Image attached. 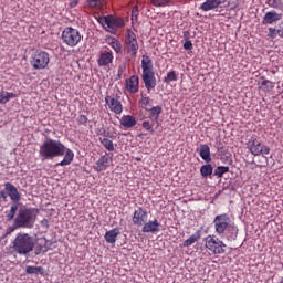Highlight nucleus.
<instances>
[{
    "mask_svg": "<svg viewBox=\"0 0 283 283\" xmlns=\"http://www.w3.org/2000/svg\"><path fill=\"white\" fill-rule=\"evenodd\" d=\"M39 154L42 160H54V158L65 156V145L60 140L48 138L40 146Z\"/></svg>",
    "mask_w": 283,
    "mask_h": 283,
    "instance_id": "f257e3e1",
    "label": "nucleus"
},
{
    "mask_svg": "<svg viewBox=\"0 0 283 283\" xmlns=\"http://www.w3.org/2000/svg\"><path fill=\"white\" fill-rule=\"evenodd\" d=\"M38 213L39 209L35 208H21L14 219L17 227H20V229L34 228V222H36Z\"/></svg>",
    "mask_w": 283,
    "mask_h": 283,
    "instance_id": "f03ea898",
    "label": "nucleus"
},
{
    "mask_svg": "<svg viewBox=\"0 0 283 283\" xmlns=\"http://www.w3.org/2000/svg\"><path fill=\"white\" fill-rule=\"evenodd\" d=\"M34 250V238L29 233H18L13 240V251L19 255H28Z\"/></svg>",
    "mask_w": 283,
    "mask_h": 283,
    "instance_id": "7ed1b4c3",
    "label": "nucleus"
},
{
    "mask_svg": "<svg viewBox=\"0 0 283 283\" xmlns=\"http://www.w3.org/2000/svg\"><path fill=\"white\" fill-rule=\"evenodd\" d=\"M214 231L217 235L228 237L233 233L235 228L231 224V218L227 213L218 214L213 219Z\"/></svg>",
    "mask_w": 283,
    "mask_h": 283,
    "instance_id": "20e7f679",
    "label": "nucleus"
},
{
    "mask_svg": "<svg viewBox=\"0 0 283 283\" xmlns=\"http://www.w3.org/2000/svg\"><path fill=\"white\" fill-rule=\"evenodd\" d=\"M82 40L83 35H81V31H78V29L66 27L62 31V41L69 48H76Z\"/></svg>",
    "mask_w": 283,
    "mask_h": 283,
    "instance_id": "39448f33",
    "label": "nucleus"
},
{
    "mask_svg": "<svg viewBox=\"0 0 283 283\" xmlns=\"http://www.w3.org/2000/svg\"><path fill=\"white\" fill-rule=\"evenodd\" d=\"M247 149H249L250 154H252V156H269V154H271V148H269V146L262 144V142H260L258 139V137L252 136L248 143H247Z\"/></svg>",
    "mask_w": 283,
    "mask_h": 283,
    "instance_id": "423d86ee",
    "label": "nucleus"
},
{
    "mask_svg": "<svg viewBox=\"0 0 283 283\" xmlns=\"http://www.w3.org/2000/svg\"><path fill=\"white\" fill-rule=\"evenodd\" d=\"M30 64L33 66V70H45L50 65V53L43 50H36L31 55Z\"/></svg>",
    "mask_w": 283,
    "mask_h": 283,
    "instance_id": "0eeeda50",
    "label": "nucleus"
},
{
    "mask_svg": "<svg viewBox=\"0 0 283 283\" xmlns=\"http://www.w3.org/2000/svg\"><path fill=\"white\" fill-rule=\"evenodd\" d=\"M205 247L213 253V255H222L224 253V249L227 244L218 239L216 235H208L205 239Z\"/></svg>",
    "mask_w": 283,
    "mask_h": 283,
    "instance_id": "6e6552de",
    "label": "nucleus"
},
{
    "mask_svg": "<svg viewBox=\"0 0 283 283\" xmlns=\"http://www.w3.org/2000/svg\"><path fill=\"white\" fill-rule=\"evenodd\" d=\"M125 45H126V51L129 56L133 59H136V55L138 54V38H136V33L132 30H127L126 35H125Z\"/></svg>",
    "mask_w": 283,
    "mask_h": 283,
    "instance_id": "1a4fd4ad",
    "label": "nucleus"
},
{
    "mask_svg": "<svg viewBox=\"0 0 283 283\" xmlns=\"http://www.w3.org/2000/svg\"><path fill=\"white\" fill-rule=\"evenodd\" d=\"M99 23H102V25H106V28H108V32H111V34H116L117 28L125 27V20L123 18H114L112 15L101 18Z\"/></svg>",
    "mask_w": 283,
    "mask_h": 283,
    "instance_id": "9d476101",
    "label": "nucleus"
},
{
    "mask_svg": "<svg viewBox=\"0 0 283 283\" xmlns=\"http://www.w3.org/2000/svg\"><path fill=\"white\" fill-rule=\"evenodd\" d=\"M112 163H114V154L105 153L95 163L93 169L94 171H97V174H101V171H107V168L109 167V165H112Z\"/></svg>",
    "mask_w": 283,
    "mask_h": 283,
    "instance_id": "9b49d317",
    "label": "nucleus"
},
{
    "mask_svg": "<svg viewBox=\"0 0 283 283\" xmlns=\"http://www.w3.org/2000/svg\"><path fill=\"white\" fill-rule=\"evenodd\" d=\"M118 93L105 96V103L114 114H123V103L118 101Z\"/></svg>",
    "mask_w": 283,
    "mask_h": 283,
    "instance_id": "f8f14e48",
    "label": "nucleus"
},
{
    "mask_svg": "<svg viewBox=\"0 0 283 283\" xmlns=\"http://www.w3.org/2000/svg\"><path fill=\"white\" fill-rule=\"evenodd\" d=\"M148 218L149 216L147 214V210L143 207H138L133 213L132 222L135 227H144Z\"/></svg>",
    "mask_w": 283,
    "mask_h": 283,
    "instance_id": "ddd939ff",
    "label": "nucleus"
},
{
    "mask_svg": "<svg viewBox=\"0 0 283 283\" xmlns=\"http://www.w3.org/2000/svg\"><path fill=\"white\" fill-rule=\"evenodd\" d=\"M142 81L148 93L156 88V74L154 71L144 72L142 74Z\"/></svg>",
    "mask_w": 283,
    "mask_h": 283,
    "instance_id": "4468645a",
    "label": "nucleus"
},
{
    "mask_svg": "<svg viewBox=\"0 0 283 283\" xmlns=\"http://www.w3.org/2000/svg\"><path fill=\"white\" fill-rule=\"evenodd\" d=\"M125 88L129 94H138V90H140V80L138 75H133L125 82Z\"/></svg>",
    "mask_w": 283,
    "mask_h": 283,
    "instance_id": "2eb2a0df",
    "label": "nucleus"
},
{
    "mask_svg": "<svg viewBox=\"0 0 283 283\" xmlns=\"http://www.w3.org/2000/svg\"><path fill=\"white\" fill-rule=\"evenodd\" d=\"M114 61V53L109 50L102 51L99 54V57L97 59V65L99 67H105L109 65V63H113Z\"/></svg>",
    "mask_w": 283,
    "mask_h": 283,
    "instance_id": "dca6fc26",
    "label": "nucleus"
},
{
    "mask_svg": "<svg viewBox=\"0 0 283 283\" xmlns=\"http://www.w3.org/2000/svg\"><path fill=\"white\" fill-rule=\"evenodd\" d=\"M277 21H282V13H277L275 10H272L265 13L262 23L263 25H272V23Z\"/></svg>",
    "mask_w": 283,
    "mask_h": 283,
    "instance_id": "f3484780",
    "label": "nucleus"
},
{
    "mask_svg": "<svg viewBox=\"0 0 283 283\" xmlns=\"http://www.w3.org/2000/svg\"><path fill=\"white\" fill-rule=\"evenodd\" d=\"M4 191H7L12 202H19L21 200V193H19V189H17L14 185L10 182H6Z\"/></svg>",
    "mask_w": 283,
    "mask_h": 283,
    "instance_id": "a211bd4d",
    "label": "nucleus"
},
{
    "mask_svg": "<svg viewBox=\"0 0 283 283\" xmlns=\"http://www.w3.org/2000/svg\"><path fill=\"white\" fill-rule=\"evenodd\" d=\"M228 0H206L201 6L200 10L202 12H209L211 10H216V8H220L222 3H227Z\"/></svg>",
    "mask_w": 283,
    "mask_h": 283,
    "instance_id": "6ab92c4d",
    "label": "nucleus"
},
{
    "mask_svg": "<svg viewBox=\"0 0 283 283\" xmlns=\"http://www.w3.org/2000/svg\"><path fill=\"white\" fill-rule=\"evenodd\" d=\"M142 231L143 233H158V231H160V222L157 219L154 221H146Z\"/></svg>",
    "mask_w": 283,
    "mask_h": 283,
    "instance_id": "aec40b11",
    "label": "nucleus"
},
{
    "mask_svg": "<svg viewBox=\"0 0 283 283\" xmlns=\"http://www.w3.org/2000/svg\"><path fill=\"white\" fill-rule=\"evenodd\" d=\"M118 235H120V230H118V228H115L107 231L104 238L107 244H116V240L118 239Z\"/></svg>",
    "mask_w": 283,
    "mask_h": 283,
    "instance_id": "412c9836",
    "label": "nucleus"
},
{
    "mask_svg": "<svg viewBox=\"0 0 283 283\" xmlns=\"http://www.w3.org/2000/svg\"><path fill=\"white\" fill-rule=\"evenodd\" d=\"M119 123L125 129H132V127H136V117L132 115H124Z\"/></svg>",
    "mask_w": 283,
    "mask_h": 283,
    "instance_id": "4be33fe9",
    "label": "nucleus"
},
{
    "mask_svg": "<svg viewBox=\"0 0 283 283\" xmlns=\"http://www.w3.org/2000/svg\"><path fill=\"white\" fill-rule=\"evenodd\" d=\"M199 155L205 163H211V148H209V145L201 144L199 146Z\"/></svg>",
    "mask_w": 283,
    "mask_h": 283,
    "instance_id": "5701e85b",
    "label": "nucleus"
},
{
    "mask_svg": "<svg viewBox=\"0 0 283 283\" xmlns=\"http://www.w3.org/2000/svg\"><path fill=\"white\" fill-rule=\"evenodd\" d=\"M147 112H149V119L155 120L158 125V119L160 118V115L163 114V106L157 105L151 108H148Z\"/></svg>",
    "mask_w": 283,
    "mask_h": 283,
    "instance_id": "b1692460",
    "label": "nucleus"
},
{
    "mask_svg": "<svg viewBox=\"0 0 283 283\" xmlns=\"http://www.w3.org/2000/svg\"><path fill=\"white\" fill-rule=\"evenodd\" d=\"M72 160H74V151L70 148H65L64 158L57 165L60 167H67V165H72Z\"/></svg>",
    "mask_w": 283,
    "mask_h": 283,
    "instance_id": "393cba45",
    "label": "nucleus"
},
{
    "mask_svg": "<svg viewBox=\"0 0 283 283\" xmlns=\"http://www.w3.org/2000/svg\"><path fill=\"white\" fill-rule=\"evenodd\" d=\"M142 70H143V73L154 72V62H151V57H149V55H143Z\"/></svg>",
    "mask_w": 283,
    "mask_h": 283,
    "instance_id": "a878e982",
    "label": "nucleus"
},
{
    "mask_svg": "<svg viewBox=\"0 0 283 283\" xmlns=\"http://www.w3.org/2000/svg\"><path fill=\"white\" fill-rule=\"evenodd\" d=\"M25 273L28 275H45V269L43 266L28 265L25 268Z\"/></svg>",
    "mask_w": 283,
    "mask_h": 283,
    "instance_id": "bb28decb",
    "label": "nucleus"
},
{
    "mask_svg": "<svg viewBox=\"0 0 283 283\" xmlns=\"http://www.w3.org/2000/svg\"><path fill=\"white\" fill-rule=\"evenodd\" d=\"M108 45L113 48L116 54H120L123 52V44H120V41H118L116 38L108 39Z\"/></svg>",
    "mask_w": 283,
    "mask_h": 283,
    "instance_id": "cd10ccee",
    "label": "nucleus"
},
{
    "mask_svg": "<svg viewBox=\"0 0 283 283\" xmlns=\"http://www.w3.org/2000/svg\"><path fill=\"white\" fill-rule=\"evenodd\" d=\"M10 98H17V94L10 92H0V105H6L10 102Z\"/></svg>",
    "mask_w": 283,
    "mask_h": 283,
    "instance_id": "c85d7f7f",
    "label": "nucleus"
},
{
    "mask_svg": "<svg viewBox=\"0 0 283 283\" xmlns=\"http://www.w3.org/2000/svg\"><path fill=\"white\" fill-rule=\"evenodd\" d=\"M274 87H275V83H273V82H271L269 80H263L261 82L260 90L266 94L269 92H273Z\"/></svg>",
    "mask_w": 283,
    "mask_h": 283,
    "instance_id": "c756f323",
    "label": "nucleus"
},
{
    "mask_svg": "<svg viewBox=\"0 0 283 283\" xmlns=\"http://www.w3.org/2000/svg\"><path fill=\"white\" fill-rule=\"evenodd\" d=\"M99 143L107 151H114L116 149L114 146V142H112V139L109 138L99 137Z\"/></svg>",
    "mask_w": 283,
    "mask_h": 283,
    "instance_id": "7c9ffc66",
    "label": "nucleus"
},
{
    "mask_svg": "<svg viewBox=\"0 0 283 283\" xmlns=\"http://www.w3.org/2000/svg\"><path fill=\"white\" fill-rule=\"evenodd\" d=\"M200 174L202 178H208V176H211V174H213V166H211V164L201 166Z\"/></svg>",
    "mask_w": 283,
    "mask_h": 283,
    "instance_id": "2f4dec72",
    "label": "nucleus"
},
{
    "mask_svg": "<svg viewBox=\"0 0 283 283\" xmlns=\"http://www.w3.org/2000/svg\"><path fill=\"white\" fill-rule=\"evenodd\" d=\"M143 109H145L146 112L149 109V107H151V98H149V96H147V94H142V98L139 101Z\"/></svg>",
    "mask_w": 283,
    "mask_h": 283,
    "instance_id": "473e14b6",
    "label": "nucleus"
},
{
    "mask_svg": "<svg viewBox=\"0 0 283 283\" xmlns=\"http://www.w3.org/2000/svg\"><path fill=\"white\" fill-rule=\"evenodd\" d=\"M154 123H156V120L154 119H147V120H144L142 123V127L146 130V132H149V134H154Z\"/></svg>",
    "mask_w": 283,
    "mask_h": 283,
    "instance_id": "72a5a7b5",
    "label": "nucleus"
},
{
    "mask_svg": "<svg viewBox=\"0 0 283 283\" xmlns=\"http://www.w3.org/2000/svg\"><path fill=\"white\" fill-rule=\"evenodd\" d=\"M174 81H178V73L176 71H170L167 73V76L164 77V83H174Z\"/></svg>",
    "mask_w": 283,
    "mask_h": 283,
    "instance_id": "f704fd0d",
    "label": "nucleus"
},
{
    "mask_svg": "<svg viewBox=\"0 0 283 283\" xmlns=\"http://www.w3.org/2000/svg\"><path fill=\"white\" fill-rule=\"evenodd\" d=\"M224 174H229V166H219L214 169V176L222 178Z\"/></svg>",
    "mask_w": 283,
    "mask_h": 283,
    "instance_id": "c9c22d12",
    "label": "nucleus"
},
{
    "mask_svg": "<svg viewBox=\"0 0 283 283\" xmlns=\"http://www.w3.org/2000/svg\"><path fill=\"white\" fill-rule=\"evenodd\" d=\"M200 238V232H196L195 234L190 235L189 239H187L184 242V247H191V244H196V241Z\"/></svg>",
    "mask_w": 283,
    "mask_h": 283,
    "instance_id": "e433bc0d",
    "label": "nucleus"
},
{
    "mask_svg": "<svg viewBox=\"0 0 283 283\" xmlns=\"http://www.w3.org/2000/svg\"><path fill=\"white\" fill-rule=\"evenodd\" d=\"M18 209H19V206H17V203H13V205L11 206L10 211H9V213L7 214V219H8L9 222L12 221V220H14V217L17 216Z\"/></svg>",
    "mask_w": 283,
    "mask_h": 283,
    "instance_id": "4c0bfd02",
    "label": "nucleus"
},
{
    "mask_svg": "<svg viewBox=\"0 0 283 283\" xmlns=\"http://www.w3.org/2000/svg\"><path fill=\"white\" fill-rule=\"evenodd\" d=\"M87 6L90 8H101V6H103V0H87Z\"/></svg>",
    "mask_w": 283,
    "mask_h": 283,
    "instance_id": "58836bf2",
    "label": "nucleus"
},
{
    "mask_svg": "<svg viewBox=\"0 0 283 283\" xmlns=\"http://www.w3.org/2000/svg\"><path fill=\"white\" fill-rule=\"evenodd\" d=\"M171 0H153V6L156 8H163L167 6Z\"/></svg>",
    "mask_w": 283,
    "mask_h": 283,
    "instance_id": "ea45409f",
    "label": "nucleus"
},
{
    "mask_svg": "<svg viewBox=\"0 0 283 283\" xmlns=\"http://www.w3.org/2000/svg\"><path fill=\"white\" fill-rule=\"evenodd\" d=\"M17 229H21V226H17V221L14 220L13 224L7 228L6 235H10L11 233H14Z\"/></svg>",
    "mask_w": 283,
    "mask_h": 283,
    "instance_id": "a19ab883",
    "label": "nucleus"
},
{
    "mask_svg": "<svg viewBox=\"0 0 283 283\" xmlns=\"http://www.w3.org/2000/svg\"><path fill=\"white\" fill-rule=\"evenodd\" d=\"M77 123H78V125H87V116H85V115H80V116L77 117Z\"/></svg>",
    "mask_w": 283,
    "mask_h": 283,
    "instance_id": "79ce46f5",
    "label": "nucleus"
},
{
    "mask_svg": "<svg viewBox=\"0 0 283 283\" xmlns=\"http://www.w3.org/2000/svg\"><path fill=\"white\" fill-rule=\"evenodd\" d=\"M125 70H127V66L125 64L118 66L117 76H119V78L120 76H123V74H125Z\"/></svg>",
    "mask_w": 283,
    "mask_h": 283,
    "instance_id": "37998d69",
    "label": "nucleus"
},
{
    "mask_svg": "<svg viewBox=\"0 0 283 283\" xmlns=\"http://www.w3.org/2000/svg\"><path fill=\"white\" fill-rule=\"evenodd\" d=\"M184 49H185V50H193V43H191L190 40H187V41L184 43Z\"/></svg>",
    "mask_w": 283,
    "mask_h": 283,
    "instance_id": "c03bdc74",
    "label": "nucleus"
},
{
    "mask_svg": "<svg viewBox=\"0 0 283 283\" xmlns=\"http://www.w3.org/2000/svg\"><path fill=\"white\" fill-rule=\"evenodd\" d=\"M41 226L44 227V229H50V221L48 219H42Z\"/></svg>",
    "mask_w": 283,
    "mask_h": 283,
    "instance_id": "a18cd8bd",
    "label": "nucleus"
},
{
    "mask_svg": "<svg viewBox=\"0 0 283 283\" xmlns=\"http://www.w3.org/2000/svg\"><path fill=\"white\" fill-rule=\"evenodd\" d=\"M269 35H270L272 39H275V36H277V34L275 33V29L270 28V30H269Z\"/></svg>",
    "mask_w": 283,
    "mask_h": 283,
    "instance_id": "49530a36",
    "label": "nucleus"
},
{
    "mask_svg": "<svg viewBox=\"0 0 283 283\" xmlns=\"http://www.w3.org/2000/svg\"><path fill=\"white\" fill-rule=\"evenodd\" d=\"M76 6H78V0H72L70 2V8H76Z\"/></svg>",
    "mask_w": 283,
    "mask_h": 283,
    "instance_id": "de8ad7c7",
    "label": "nucleus"
},
{
    "mask_svg": "<svg viewBox=\"0 0 283 283\" xmlns=\"http://www.w3.org/2000/svg\"><path fill=\"white\" fill-rule=\"evenodd\" d=\"M0 198H4V199H6V198H8V195H6L4 191H1V192H0Z\"/></svg>",
    "mask_w": 283,
    "mask_h": 283,
    "instance_id": "09e8293b",
    "label": "nucleus"
},
{
    "mask_svg": "<svg viewBox=\"0 0 283 283\" xmlns=\"http://www.w3.org/2000/svg\"><path fill=\"white\" fill-rule=\"evenodd\" d=\"M136 12H138V9L133 10V14H136Z\"/></svg>",
    "mask_w": 283,
    "mask_h": 283,
    "instance_id": "8fccbe9b",
    "label": "nucleus"
},
{
    "mask_svg": "<svg viewBox=\"0 0 283 283\" xmlns=\"http://www.w3.org/2000/svg\"><path fill=\"white\" fill-rule=\"evenodd\" d=\"M280 283H283V277L281 279V282Z\"/></svg>",
    "mask_w": 283,
    "mask_h": 283,
    "instance_id": "3c124183",
    "label": "nucleus"
}]
</instances>
